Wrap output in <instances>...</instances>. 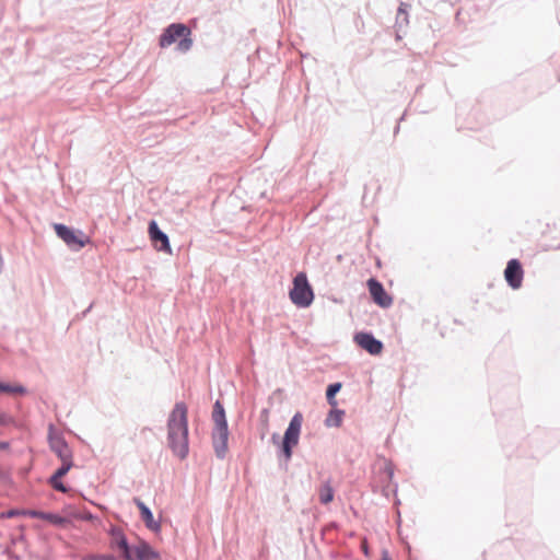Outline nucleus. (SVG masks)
Masks as SVG:
<instances>
[{
    "mask_svg": "<svg viewBox=\"0 0 560 560\" xmlns=\"http://www.w3.org/2000/svg\"><path fill=\"white\" fill-rule=\"evenodd\" d=\"M166 441L173 455L185 459L189 454L188 408L185 402L174 405L166 421Z\"/></svg>",
    "mask_w": 560,
    "mask_h": 560,
    "instance_id": "obj_1",
    "label": "nucleus"
},
{
    "mask_svg": "<svg viewBox=\"0 0 560 560\" xmlns=\"http://www.w3.org/2000/svg\"><path fill=\"white\" fill-rule=\"evenodd\" d=\"M213 429L211 433L212 446L215 456L220 459L225 458L228 453L229 428L225 417V410L220 400H217L212 411Z\"/></svg>",
    "mask_w": 560,
    "mask_h": 560,
    "instance_id": "obj_2",
    "label": "nucleus"
},
{
    "mask_svg": "<svg viewBox=\"0 0 560 560\" xmlns=\"http://www.w3.org/2000/svg\"><path fill=\"white\" fill-rule=\"evenodd\" d=\"M290 299L299 307H307L314 300L313 290L305 273L300 272L293 280V288L290 291Z\"/></svg>",
    "mask_w": 560,
    "mask_h": 560,
    "instance_id": "obj_3",
    "label": "nucleus"
},
{
    "mask_svg": "<svg viewBox=\"0 0 560 560\" xmlns=\"http://www.w3.org/2000/svg\"><path fill=\"white\" fill-rule=\"evenodd\" d=\"M303 417L301 413H295L284 432L283 438V453L289 459L292 456V447L299 443L300 432L302 428Z\"/></svg>",
    "mask_w": 560,
    "mask_h": 560,
    "instance_id": "obj_4",
    "label": "nucleus"
},
{
    "mask_svg": "<svg viewBox=\"0 0 560 560\" xmlns=\"http://www.w3.org/2000/svg\"><path fill=\"white\" fill-rule=\"evenodd\" d=\"M55 231L58 237H60L71 249L79 250L85 246L89 242V238L80 233V235L75 234L73 230L66 226L65 224H56Z\"/></svg>",
    "mask_w": 560,
    "mask_h": 560,
    "instance_id": "obj_5",
    "label": "nucleus"
},
{
    "mask_svg": "<svg viewBox=\"0 0 560 560\" xmlns=\"http://www.w3.org/2000/svg\"><path fill=\"white\" fill-rule=\"evenodd\" d=\"M128 553L124 556L126 560H154L160 557L148 542L139 541L137 545L130 546Z\"/></svg>",
    "mask_w": 560,
    "mask_h": 560,
    "instance_id": "obj_6",
    "label": "nucleus"
},
{
    "mask_svg": "<svg viewBox=\"0 0 560 560\" xmlns=\"http://www.w3.org/2000/svg\"><path fill=\"white\" fill-rule=\"evenodd\" d=\"M354 341L362 349L366 350L372 355H377L383 350V343L381 340L376 339L370 332H358L354 336Z\"/></svg>",
    "mask_w": 560,
    "mask_h": 560,
    "instance_id": "obj_7",
    "label": "nucleus"
},
{
    "mask_svg": "<svg viewBox=\"0 0 560 560\" xmlns=\"http://www.w3.org/2000/svg\"><path fill=\"white\" fill-rule=\"evenodd\" d=\"M368 287L370 294L376 304H378L382 307H389L392 305L393 300L386 293L381 282H378L376 279L371 278L368 280Z\"/></svg>",
    "mask_w": 560,
    "mask_h": 560,
    "instance_id": "obj_8",
    "label": "nucleus"
},
{
    "mask_svg": "<svg viewBox=\"0 0 560 560\" xmlns=\"http://www.w3.org/2000/svg\"><path fill=\"white\" fill-rule=\"evenodd\" d=\"M52 429L54 427L50 425L49 428V445L52 452L57 454V456L61 460H72V452L68 445V443L65 441L63 438L52 435Z\"/></svg>",
    "mask_w": 560,
    "mask_h": 560,
    "instance_id": "obj_9",
    "label": "nucleus"
},
{
    "mask_svg": "<svg viewBox=\"0 0 560 560\" xmlns=\"http://www.w3.org/2000/svg\"><path fill=\"white\" fill-rule=\"evenodd\" d=\"M505 280L512 289H518L522 285L523 269L517 259H511L504 270Z\"/></svg>",
    "mask_w": 560,
    "mask_h": 560,
    "instance_id": "obj_10",
    "label": "nucleus"
},
{
    "mask_svg": "<svg viewBox=\"0 0 560 560\" xmlns=\"http://www.w3.org/2000/svg\"><path fill=\"white\" fill-rule=\"evenodd\" d=\"M149 234L151 241L154 243V246L158 250L161 252H171V245L168 236L159 229L158 223L155 221H151L149 223Z\"/></svg>",
    "mask_w": 560,
    "mask_h": 560,
    "instance_id": "obj_11",
    "label": "nucleus"
},
{
    "mask_svg": "<svg viewBox=\"0 0 560 560\" xmlns=\"http://www.w3.org/2000/svg\"><path fill=\"white\" fill-rule=\"evenodd\" d=\"M133 501L140 511L141 518L144 522L145 526L154 533L160 532L161 524L160 522L154 521L153 513L151 512V510L140 499L135 498Z\"/></svg>",
    "mask_w": 560,
    "mask_h": 560,
    "instance_id": "obj_12",
    "label": "nucleus"
},
{
    "mask_svg": "<svg viewBox=\"0 0 560 560\" xmlns=\"http://www.w3.org/2000/svg\"><path fill=\"white\" fill-rule=\"evenodd\" d=\"M110 537H112V544L113 546L117 547L121 552L122 556L128 553V549L130 545L128 544V540L122 532L121 528L117 526H113L109 530Z\"/></svg>",
    "mask_w": 560,
    "mask_h": 560,
    "instance_id": "obj_13",
    "label": "nucleus"
},
{
    "mask_svg": "<svg viewBox=\"0 0 560 560\" xmlns=\"http://www.w3.org/2000/svg\"><path fill=\"white\" fill-rule=\"evenodd\" d=\"M192 27L183 22H173L165 26L160 35H191Z\"/></svg>",
    "mask_w": 560,
    "mask_h": 560,
    "instance_id": "obj_14",
    "label": "nucleus"
},
{
    "mask_svg": "<svg viewBox=\"0 0 560 560\" xmlns=\"http://www.w3.org/2000/svg\"><path fill=\"white\" fill-rule=\"evenodd\" d=\"M407 4L401 3L397 10L396 14V24L397 27L396 34L398 35L399 31L401 30L404 24H408V12L406 10Z\"/></svg>",
    "mask_w": 560,
    "mask_h": 560,
    "instance_id": "obj_15",
    "label": "nucleus"
},
{
    "mask_svg": "<svg viewBox=\"0 0 560 560\" xmlns=\"http://www.w3.org/2000/svg\"><path fill=\"white\" fill-rule=\"evenodd\" d=\"M334 499V489L326 482L319 489V501L323 504H328Z\"/></svg>",
    "mask_w": 560,
    "mask_h": 560,
    "instance_id": "obj_16",
    "label": "nucleus"
},
{
    "mask_svg": "<svg viewBox=\"0 0 560 560\" xmlns=\"http://www.w3.org/2000/svg\"><path fill=\"white\" fill-rule=\"evenodd\" d=\"M340 388H341V384L340 383H334V384H330L327 387L326 398H327L328 404L331 407H336L337 406V400H336L335 396L340 390Z\"/></svg>",
    "mask_w": 560,
    "mask_h": 560,
    "instance_id": "obj_17",
    "label": "nucleus"
},
{
    "mask_svg": "<svg viewBox=\"0 0 560 560\" xmlns=\"http://www.w3.org/2000/svg\"><path fill=\"white\" fill-rule=\"evenodd\" d=\"M343 413L345 412L342 410H338V409L331 410L329 412V416L326 419V425H328V427L340 425Z\"/></svg>",
    "mask_w": 560,
    "mask_h": 560,
    "instance_id": "obj_18",
    "label": "nucleus"
},
{
    "mask_svg": "<svg viewBox=\"0 0 560 560\" xmlns=\"http://www.w3.org/2000/svg\"><path fill=\"white\" fill-rule=\"evenodd\" d=\"M0 392L10 394H25L26 388L22 385H9L0 383Z\"/></svg>",
    "mask_w": 560,
    "mask_h": 560,
    "instance_id": "obj_19",
    "label": "nucleus"
},
{
    "mask_svg": "<svg viewBox=\"0 0 560 560\" xmlns=\"http://www.w3.org/2000/svg\"><path fill=\"white\" fill-rule=\"evenodd\" d=\"M62 465L51 476L54 479H61L72 467V460H61Z\"/></svg>",
    "mask_w": 560,
    "mask_h": 560,
    "instance_id": "obj_20",
    "label": "nucleus"
},
{
    "mask_svg": "<svg viewBox=\"0 0 560 560\" xmlns=\"http://www.w3.org/2000/svg\"><path fill=\"white\" fill-rule=\"evenodd\" d=\"M192 46L191 37H182V39L176 45V50L179 52L188 51Z\"/></svg>",
    "mask_w": 560,
    "mask_h": 560,
    "instance_id": "obj_21",
    "label": "nucleus"
},
{
    "mask_svg": "<svg viewBox=\"0 0 560 560\" xmlns=\"http://www.w3.org/2000/svg\"><path fill=\"white\" fill-rule=\"evenodd\" d=\"M15 419L7 412H0V427L1 425H15Z\"/></svg>",
    "mask_w": 560,
    "mask_h": 560,
    "instance_id": "obj_22",
    "label": "nucleus"
},
{
    "mask_svg": "<svg viewBox=\"0 0 560 560\" xmlns=\"http://www.w3.org/2000/svg\"><path fill=\"white\" fill-rule=\"evenodd\" d=\"M21 515L22 516H27V517H31V518L43 520L44 512L37 511V510H22Z\"/></svg>",
    "mask_w": 560,
    "mask_h": 560,
    "instance_id": "obj_23",
    "label": "nucleus"
},
{
    "mask_svg": "<svg viewBox=\"0 0 560 560\" xmlns=\"http://www.w3.org/2000/svg\"><path fill=\"white\" fill-rule=\"evenodd\" d=\"M43 520L49 521L54 524H60L63 521L61 516L54 514V513H47V512H44Z\"/></svg>",
    "mask_w": 560,
    "mask_h": 560,
    "instance_id": "obj_24",
    "label": "nucleus"
},
{
    "mask_svg": "<svg viewBox=\"0 0 560 560\" xmlns=\"http://www.w3.org/2000/svg\"><path fill=\"white\" fill-rule=\"evenodd\" d=\"M50 485L54 489L60 491V492H67L66 486L60 481V479H54V477H50L49 480Z\"/></svg>",
    "mask_w": 560,
    "mask_h": 560,
    "instance_id": "obj_25",
    "label": "nucleus"
},
{
    "mask_svg": "<svg viewBox=\"0 0 560 560\" xmlns=\"http://www.w3.org/2000/svg\"><path fill=\"white\" fill-rule=\"evenodd\" d=\"M160 46L162 48H167L170 47L171 45L175 44L176 43V39L178 37H160Z\"/></svg>",
    "mask_w": 560,
    "mask_h": 560,
    "instance_id": "obj_26",
    "label": "nucleus"
},
{
    "mask_svg": "<svg viewBox=\"0 0 560 560\" xmlns=\"http://www.w3.org/2000/svg\"><path fill=\"white\" fill-rule=\"evenodd\" d=\"M85 560H116V558L112 555H96V556H91L90 558H88Z\"/></svg>",
    "mask_w": 560,
    "mask_h": 560,
    "instance_id": "obj_27",
    "label": "nucleus"
},
{
    "mask_svg": "<svg viewBox=\"0 0 560 560\" xmlns=\"http://www.w3.org/2000/svg\"><path fill=\"white\" fill-rule=\"evenodd\" d=\"M21 512H22V510H9V511L5 513V516H7V517L22 516V515H21Z\"/></svg>",
    "mask_w": 560,
    "mask_h": 560,
    "instance_id": "obj_28",
    "label": "nucleus"
},
{
    "mask_svg": "<svg viewBox=\"0 0 560 560\" xmlns=\"http://www.w3.org/2000/svg\"><path fill=\"white\" fill-rule=\"evenodd\" d=\"M385 471L387 474L388 479L390 480L394 476V470H393V467L390 466V464L386 465Z\"/></svg>",
    "mask_w": 560,
    "mask_h": 560,
    "instance_id": "obj_29",
    "label": "nucleus"
},
{
    "mask_svg": "<svg viewBox=\"0 0 560 560\" xmlns=\"http://www.w3.org/2000/svg\"><path fill=\"white\" fill-rule=\"evenodd\" d=\"M197 23H198V19L195 18V19H190L187 24L190 25L194 31V30H197Z\"/></svg>",
    "mask_w": 560,
    "mask_h": 560,
    "instance_id": "obj_30",
    "label": "nucleus"
},
{
    "mask_svg": "<svg viewBox=\"0 0 560 560\" xmlns=\"http://www.w3.org/2000/svg\"><path fill=\"white\" fill-rule=\"evenodd\" d=\"M10 447V443L9 442H0V450H8Z\"/></svg>",
    "mask_w": 560,
    "mask_h": 560,
    "instance_id": "obj_31",
    "label": "nucleus"
},
{
    "mask_svg": "<svg viewBox=\"0 0 560 560\" xmlns=\"http://www.w3.org/2000/svg\"><path fill=\"white\" fill-rule=\"evenodd\" d=\"M382 560H390V558L388 557V555L386 552H384Z\"/></svg>",
    "mask_w": 560,
    "mask_h": 560,
    "instance_id": "obj_32",
    "label": "nucleus"
},
{
    "mask_svg": "<svg viewBox=\"0 0 560 560\" xmlns=\"http://www.w3.org/2000/svg\"><path fill=\"white\" fill-rule=\"evenodd\" d=\"M254 32H255V28H252V31L249 32V35H253Z\"/></svg>",
    "mask_w": 560,
    "mask_h": 560,
    "instance_id": "obj_33",
    "label": "nucleus"
}]
</instances>
